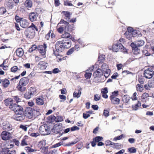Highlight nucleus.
<instances>
[{
	"label": "nucleus",
	"mask_w": 154,
	"mask_h": 154,
	"mask_svg": "<svg viewBox=\"0 0 154 154\" xmlns=\"http://www.w3.org/2000/svg\"><path fill=\"white\" fill-rule=\"evenodd\" d=\"M154 74V71L151 68H148L145 70L143 75L146 79H150L152 78Z\"/></svg>",
	"instance_id": "obj_4"
},
{
	"label": "nucleus",
	"mask_w": 154,
	"mask_h": 154,
	"mask_svg": "<svg viewBox=\"0 0 154 154\" xmlns=\"http://www.w3.org/2000/svg\"><path fill=\"white\" fill-rule=\"evenodd\" d=\"M93 75L95 78L100 77L103 75V71L101 69H99L94 72Z\"/></svg>",
	"instance_id": "obj_18"
},
{
	"label": "nucleus",
	"mask_w": 154,
	"mask_h": 154,
	"mask_svg": "<svg viewBox=\"0 0 154 154\" xmlns=\"http://www.w3.org/2000/svg\"><path fill=\"white\" fill-rule=\"evenodd\" d=\"M81 94V89L80 88L79 89H78L77 91H74L73 93V96L74 97L78 98L80 96Z\"/></svg>",
	"instance_id": "obj_24"
},
{
	"label": "nucleus",
	"mask_w": 154,
	"mask_h": 154,
	"mask_svg": "<svg viewBox=\"0 0 154 154\" xmlns=\"http://www.w3.org/2000/svg\"><path fill=\"white\" fill-rule=\"evenodd\" d=\"M2 129L4 130L10 131L12 129V125L7 122H5L2 123Z\"/></svg>",
	"instance_id": "obj_10"
},
{
	"label": "nucleus",
	"mask_w": 154,
	"mask_h": 154,
	"mask_svg": "<svg viewBox=\"0 0 154 154\" xmlns=\"http://www.w3.org/2000/svg\"><path fill=\"white\" fill-rule=\"evenodd\" d=\"M137 93L136 92H134L131 97V99L132 100H137Z\"/></svg>",
	"instance_id": "obj_49"
},
{
	"label": "nucleus",
	"mask_w": 154,
	"mask_h": 154,
	"mask_svg": "<svg viewBox=\"0 0 154 154\" xmlns=\"http://www.w3.org/2000/svg\"><path fill=\"white\" fill-rule=\"evenodd\" d=\"M62 43L63 42L61 41H59L57 42L55 44V48L56 51L58 52L62 51L65 48Z\"/></svg>",
	"instance_id": "obj_8"
},
{
	"label": "nucleus",
	"mask_w": 154,
	"mask_h": 154,
	"mask_svg": "<svg viewBox=\"0 0 154 154\" xmlns=\"http://www.w3.org/2000/svg\"><path fill=\"white\" fill-rule=\"evenodd\" d=\"M108 69V66L107 64L105 63H103L101 65L100 69H101L102 71H103Z\"/></svg>",
	"instance_id": "obj_37"
},
{
	"label": "nucleus",
	"mask_w": 154,
	"mask_h": 154,
	"mask_svg": "<svg viewBox=\"0 0 154 154\" xmlns=\"http://www.w3.org/2000/svg\"><path fill=\"white\" fill-rule=\"evenodd\" d=\"M148 86L149 88L154 87V80H151L149 82Z\"/></svg>",
	"instance_id": "obj_43"
},
{
	"label": "nucleus",
	"mask_w": 154,
	"mask_h": 154,
	"mask_svg": "<svg viewBox=\"0 0 154 154\" xmlns=\"http://www.w3.org/2000/svg\"><path fill=\"white\" fill-rule=\"evenodd\" d=\"M61 41L63 42V45L65 48H69L71 47L72 42L69 40L63 39Z\"/></svg>",
	"instance_id": "obj_14"
},
{
	"label": "nucleus",
	"mask_w": 154,
	"mask_h": 154,
	"mask_svg": "<svg viewBox=\"0 0 154 154\" xmlns=\"http://www.w3.org/2000/svg\"><path fill=\"white\" fill-rule=\"evenodd\" d=\"M48 63L45 61H40L38 64V66L42 69H45L47 66Z\"/></svg>",
	"instance_id": "obj_20"
},
{
	"label": "nucleus",
	"mask_w": 154,
	"mask_h": 154,
	"mask_svg": "<svg viewBox=\"0 0 154 154\" xmlns=\"http://www.w3.org/2000/svg\"><path fill=\"white\" fill-rule=\"evenodd\" d=\"M110 73V70L109 69L105 70L104 71H103V74L104 76L106 78H107L108 77Z\"/></svg>",
	"instance_id": "obj_29"
},
{
	"label": "nucleus",
	"mask_w": 154,
	"mask_h": 154,
	"mask_svg": "<svg viewBox=\"0 0 154 154\" xmlns=\"http://www.w3.org/2000/svg\"><path fill=\"white\" fill-rule=\"evenodd\" d=\"M62 13L66 17L65 18L66 19L67 21L69 20L70 19V16L72 15V14L68 11H63Z\"/></svg>",
	"instance_id": "obj_23"
},
{
	"label": "nucleus",
	"mask_w": 154,
	"mask_h": 154,
	"mask_svg": "<svg viewBox=\"0 0 154 154\" xmlns=\"http://www.w3.org/2000/svg\"><path fill=\"white\" fill-rule=\"evenodd\" d=\"M103 115L106 117H108L109 115V111L107 109H104L103 111Z\"/></svg>",
	"instance_id": "obj_47"
},
{
	"label": "nucleus",
	"mask_w": 154,
	"mask_h": 154,
	"mask_svg": "<svg viewBox=\"0 0 154 154\" xmlns=\"http://www.w3.org/2000/svg\"><path fill=\"white\" fill-rule=\"evenodd\" d=\"M9 81L8 79H5L2 81V85L4 87H7L9 85Z\"/></svg>",
	"instance_id": "obj_26"
},
{
	"label": "nucleus",
	"mask_w": 154,
	"mask_h": 154,
	"mask_svg": "<svg viewBox=\"0 0 154 154\" xmlns=\"http://www.w3.org/2000/svg\"><path fill=\"white\" fill-rule=\"evenodd\" d=\"M86 73L85 75V77L86 79H90L91 77L92 73L89 71V69L85 71Z\"/></svg>",
	"instance_id": "obj_31"
},
{
	"label": "nucleus",
	"mask_w": 154,
	"mask_h": 154,
	"mask_svg": "<svg viewBox=\"0 0 154 154\" xmlns=\"http://www.w3.org/2000/svg\"><path fill=\"white\" fill-rule=\"evenodd\" d=\"M35 31L32 30H30L27 29L26 32V37L29 38H32L35 36Z\"/></svg>",
	"instance_id": "obj_11"
},
{
	"label": "nucleus",
	"mask_w": 154,
	"mask_h": 154,
	"mask_svg": "<svg viewBox=\"0 0 154 154\" xmlns=\"http://www.w3.org/2000/svg\"><path fill=\"white\" fill-rule=\"evenodd\" d=\"M37 48V46L35 45H33L30 48L29 50V52H32L34 50H35Z\"/></svg>",
	"instance_id": "obj_48"
},
{
	"label": "nucleus",
	"mask_w": 154,
	"mask_h": 154,
	"mask_svg": "<svg viewBox=\"0 0 154 154\" xmlns=\"http://www.w3.org/2000/svg\"><path fill=\"white\" fill-rule=\"evenodd\" d=\"M29 18L30 21L34 22L39 20L40 16L37 12H32L29 13Z\"/></svg>",
	"instance_id": "obj_3"
},
{
	"label": "nucleus",
	"mask_w": 154,
	"mask_h": 154,
	"mask_svg": "<svg viewBox=\"0 0 154 154\" xmlns=\"http://www.w3.org/2000/svg\"><path fill=\"white\" fill-rule=\"evenodd\" d=\"M63 120V118L60 116H57L56 118V121L57 122H61Z\"/></svg>",
	"instance_id": "obj_57"
},
{
	"label": "nucleus",
	"mask_w": 154,
	"mask_h": 154,
	"mask_svg": "<svg viewBox=\"0 0 154 154\" xmlns=\"http://www.w3.org/2000/svg\"><path fill=\"white\" fill-rule=\"evenodd\" d=\"M9 150L7 148L3 149L0 152V154H8Z\"/></svg>",
	"instance_id": "obj_39"
},
{
	"label": "nucleus",
	"mask_w": 154,
	"mask_h": 154,
	"mask_svg": "<svg viewBox=\"0 0 154 154\" xmlns=\"http://www.w3.org/2000/svg\"><path fill=\"white\" fill-rule=\"evenodd\" d=\"M47 48V46L45 43H44L43 45H40L38 46L37 47L38 51L43 56V57H45V55Z\"/></svg>",
	"instance_id": "obj_6"
},
{
	"label": "nucleus",
	"mask_w": 154,
	"mask_h": 154,
	"mask_svg": "<svg viewBox=\"0 0 154 154\" xmlns=\"http://www.w3.org/2000/svg\"><path fill=\"white\" fill-rule=\"evenodd\" d=\"M26 150L27 152H32L34 151H36V150L31 148L29 147H26Z\"/></svg>",
	"instance_id": "obj_44"
},
{
	"label": "nucleus",
	"mask_w": 154,
	"mask_h": 154,
	"mask_svg": "<svg viewBox=\"0 0 154 154\" xmlns=\"http://www.w3.org/2000/svg\"><path fill=\"white\" fill-rule=\"evenodd\" d=\"M103 139L102 137L97 136L93 139V140L96 142H99L100 141L102 140Z\"/></svg>",
	"instance_id": "obj_40"
},
{
	"label": "nucleus",
	"mask_w": 154,
	"mask_h": 154,
	"mask_svg": "<svg viewBox=\"0 0 154 154\" xmlns=\"http://www.w3.org/2000/svg\"><path fill=\"white\" fill-rule=\"evenodd\" d=\"M6 11V10L5 8L2 7L0 8V14H4Z\"/></svg>",
	"instance_id": "obj_50"
},
{
	"label": "nucleus",
	"mask_w": 154,
	"mask_h": 154,
	"mask_svg": "<svg viewBox=\"0 0 154 154\" xmlns=\"http://www.w3.org/2000/svg\"><path fill=\"white\" fill-rule=\"evenodd\" d=\"M123 137V134H122L120 136L116 137L113 139V141H116L117 140H120L122 139Z\"/></svg>",
	"instance_id": "obj_54"
},
{
	"label": "nucleus",
	"mask_w": 154,
	"mask_h": 154,
	"mask_svg": "<svg viewBox=\"0 0 154 154\" xmlns=\"http://www.w3.org/2000/svg\"><path fill=\"white\" fill-rule=\"evenodd\" d=\"M149 94L148 93H143L141 96V98L142 100H145L147 97H149Z\"/></svg>",
	"instance_id": "obj_46"
},
{
	"label": "nucleus",
	"mask_w": 154,
	"mask_h": 154,
	"mask_svg": "<svg viewBox=\"0 0 154 154\" xmlns=\"http://www.w3.org/2000/svg\"><path fill=\"white\" fill-rule=\"evenodd\" d=\"M60 72V71L59 70L58 68H55L53 69L52 73L53 72L54 74H56Z\"/></svg>",
	"instance_id": "obj_64"
},
{
	"label": "nucleus",
	"mask_w": 154,
	"mask_h": 154,
	"mask_svg": "<svg viewBox=\"0 0 154 154\" xmlns=\"http://www.w3.org/2000/svg\"><path fill=\"white\" fill-rule=\"evenodd\" d=\"M90 116V115L86 112V113H83V117L85 119H87Z\"/></svg>",
	"instance_id": "obj_62"
},
{
	"label": "nucleus",
	"mask_w": 154,
	"mask_h": 154,
	"mask_svg": "<svg viewBox=\"0 0 154 154\" xmlns=\"http://www.w3.org/2000/svg\"><path fill=\"white\" fill-rule=\"evenodd\" d=\"M13 100L12 99L8 98L4 101L5 104L6 106H9L10 109L11 106H13L14 104H13Z\"/></svg>",
	"instance_id": "obj_19"
},
{
	"label": "nucleus",
	"mask_w": 154,
	"mask_h": 154,
	"mask_svg": "<svg viewBox=\"0 0 154 154\" xmlns=\"http://www.w3.org/2000/svg\"><path fill=\"white\" fill-rule=\"evenodd\" d=\"M36 103L38 105H42L44 103L43 100L42 98H38L36 99Z\"/></svg>",
	"instance_id": "obj_34"
},
{
	"label": "nucleus",
	"mask_w": 154,
	"mask_h": 154,
	"mask_svg": "<svg viewBox=\"0 0 154 154\" xmlns=\"http://www.w3.org/2000/svg\"><path fill=\"white\" fill-rule=\"evenodd\" d=\"M119 50L124 52H126V50L121 43L113 45L112 50L114 52H117Z\"/></svg>",
	"instance_id": "obj_5"
},
{
	"label": "nucleus",
	"mask_w": 154,
	"mask_h": 154,
	"mask_svg": "<svg viewBox=\"0 0 154 154\" xmlns=\"http://www.w3.org/2000/svg\"><path fill=\"white\" fill-rule=\"evenodd\" d=\"M29 80L28 78L23 77L21 79L19 83L23 86H26L29 83Z\"/></svg>",
	"instance_id": "obj_13"
},
{
	"label": "nucleus",
	"mask_w": 154,
	"mask_h": 154,
	"mask_svg": "<svg viewBox=\"0 0 154 154\" xmlns=\"http://www.w3.org/2000/svg\"><path fill=\"white\" fill-rule=\"evenodd\" d=\"M10 109L15 113V114L13 116L14 119L17 121H20L25 119V116L23 115L24 111L22 106L14 103L13 106H11Z\"/></svg>",
	"instance_id": "obj_1"
},
{
	"label": "nucleus",
	"mask_w": 154,
	"mask_h": 154,
	"mask_svg": "<svg viewBox=\"0 0 154 154\" xmlns=\"http://www.w3.org/2000/svg\"><path fill=\"white\" fill-rule=\"evenodd\" d=\"M5 6L9 9H12L14 6V3L12 0H9L6 2Z\"/></svg>",
	"instance_id": "obj_17"
},
{
	"label": "nucleus",
	"mask_w": 154,
	"mask_h": 154,
	"mask_svg": "<svg viewBox=\"0 0 154 154\" xmlns=\"http://www.w3.org/2000/svg\"><path fill=\"white\" fill-rule=\"evenodd\" d=\"M39 132L42 135H47L51 133L49 127L47 125H43L40 126Z\"/></svg>",
	"instance_id": "obj_2"
},
{
	"label": "nucleus",
	"mask_w": 154,
	"mask_h": 154,
	"mask_svg": "<svg viewBox=\"0 0 154 154\" xmlns=\"http://www.w3.org/2000/svg\"><path fill=\"white\" fill-rule=\"evenodd\" d=\"M128 150V152L130 153H134L136 152V149L134 147L129 148Z\"/></svg>",
	"instance_id": "obj_42"
},
{
	"label": "nucleus",
	"mask_w": 154,
	"mask_h": 154,
	"mask_svg": "<svg viewBox=\"0 0 154 154\" xmlns=\"http://www.w3.org/2000/svg\"><path fill=\"white\" fill-rule=\"evenodd\" d=\"M25 6L28 8H31L32 6V3L31 1L26 0L25 3Z\"/></svg>",
	"instance_id": "obj_30"
},
{
	"label": "nucleus",
	"mask_w": 154,
	"mask_h": 154,
	"mask_svg": "<svg viewBox=\"0 0 154 154\" xmlns=\"http://www.w3.org/2000/svg\"><path fill=\"white\" fill-rule=\"evenodd\" d=\"M115 145H116V147H115V149H120L122 147V145L120 143H116V144H115Z\"/></svg>",
	"instance_id": "obj_53"
},
{
	"label": "nucleus",
	"mask_w": 154,
	"mask_h": 154,
	"mask_svg": "<svg viewBox=\"0 0 154 154\" xmlns=\"http://www.w3.org/2000/svg\"><path fill=\"white\" fill-rule=\"evenodd\" d=\"M63 24H64L66 26H65V29L66 30L69 31H71L72 30L71 29H69V27H70V26L69 25V23L68 22H67L65 21L64 23Z\"/></svg>",
	"instance_id": "obj_38"
},
{
	"label": "nucleus",
	"mask_w": 154,
	"mask_h": 154,
	"mask_svg": "<svg viewBox=\"0 0 154 154\" xmlns=\"http://www.w3.org/2000/svg\"><path fill=\"white\" fill-rule=\"evenodd\" d=\"M130 97L128 96L124 95L122 98V100L125 102L128 103L130 100Z\"/></svg>",
	"instance_id": "obj_32"
},
{
	"label": "nucleus",
	"mask_w": 154,
	"mask_h": 154,
	"mask_svg": "<svg viewBox=\"0 0 154 154\" xmlns=\"http://www.w3.org/2000/svg\"><path fill=\"white\" fill-rule=\"evenodd\" d=\"M65 27L63 26H61L57 29V31L60 33H62L64 29H65Z\"/></svg>",
	"instance_id": "obj_51"
},
{
	"label": "nucleus",
	"mask_w": 154,
	"mask_h": 154,
	"mask_svg": "<svg viewBox=\"0 0 154 154\" xmlns=\"http://www.w3.org/2000/svg\"><path fill=\"white\" fill-rule=\"evenodd\" d=\"M24 113V116L29 119H31L33 116V110L31 107L26 108Z\"/></svg>",
	"instance_id": "obj_7"
},
{
	"label": "nucleus",
	"mask_w": 154,
	"mask_h": 154,
	"mask_svg": "<svg viewBox=\"0 0 154 154\" xmlns=\"http://www.w3.org/2000/svg\"><path fill=\"white\" fill-rule=\"evenodd\" d=\"M144 44V42L143 40H140L136 42V45L137 47H140Z\"/></svg>",
	"instance_id": "obj_35"
},
{
	"label": "nucleus",
	"mask_w": 154,
	"mask_h": 154,
	"mask_svg": "<svg viewBox=\"0 0 154 154\" xmlns=\"http://www.w3.org/2000/svg\"><path fill=\"white\" fill-rule=\"evenodd\" d=\"M100 99V95L97 94H95L94 95V100L96 101L99 100Z\"/></svg>",
	"instance_id": "obj_52"
},
{
	"label": "nucleus",
	"mask_w": 154,
	"mask_h": 154,
	"mask_svg": "<svg viewBox=\"0 0 154 154\" xmlns=\"http://www.w3.org/2000/svg\"><path fill=\"white\" fill-rule=\"evenodd\" d=\"M20 128H21L25 131H26L27 130V127L26 125H21L20 126Z\"/></svg>",
	"instance_id": "obj_60"
},
{
	"label": "nucleus",
	"mask_w": 154,
	"mask_h": 154,
	"mask_svg": "<svg viewBox=\"0 0 154 154\" xmlns=\"http://www.w3.org/2000/svg\"><path fill=\"white\" fill-rule=\"evenodd\" d=\"M23 18H20L17 15L15 16V20L17 22L20 23L21 20L23 19Z\"/></svg>",
	"instance_id": "obj_58"
},
{
	"label": "nucleus",
	"mask_w": 154,
	"mask_h": 154,
	"mask_svg": "<svg viewBox=\"0 0 154 154\" xmlns=\"http://www.w3.org/2000/svg\"><path fill=\"white\" fill-rule=\"evenodd\" d=\"M70 37L71 35L67 32H65L61 35V37L63 38H69Z\"/></svg>",
	"instance_id": "obj_36"
},
{
	"label": "nucleus",
	"mask_w": 154,
	"mask_h": 154,
	"mask_svg": "<svg viewBox=\"0 0 154 154\" xmlns=\"http://www.w3.org/2000/svg\"><path fill=\"white\" fill-rule=\"evenodd\" d=\"M11 71L13 72H15L18 70H20V69H18L17 67L16 66H13L11 68Z\"/></svg>",
	"instance_id": "obj_45"
},
{
	"label": "nucleus",
	"mask_w": 154,
	"mask_h": 154,
	"mask_svg": "<svg viewBox=\"0 0 154 154\" xmlns=\"http://www.w3.org/2000/svg\"><path fill=\"white\" fill-rule=\"evenodd\" d=\"M128 31L130 33H131L132 32H136V30L133 31V28L131 27H129L127 29Z\"/></svg>",
	"instance_id": "obj_61"
},
{
	"label": "nucleus",
	"mask_w": 154,
	"mask_h": 154,
	"mask_svg": "<svg viewBox=\"0 0 154 154\" xmlns=\"http://www.w3.org/2000/svg\"><path fill=\"white\" fill-rule=\"evenodd\" d=\"M24 97L27 100L33 97L30 94L28 91L24 94Z\"/></svg>",
	"instance_id": "obj_33"
},
{
	"label": "nucleus",
	"mask_w": 154,
	"mask_h": 154,
	"mask_svg": "<svg viewBox=\"0 0 154 154\" xmlns=\"http://www.w3.org/2000/svg\"><path fill=\"white\" fill-rule=\"evenodd\" d=\"M29 23L26 19L23 18L21 20L20 25L23 28H26L28 27L29 25Z\"/></svg>",
	"instance_id": "obj_15"
},
{
	"label": "nucleus",
	"mask_w": 154,
	"mask_h": 154,
	"mask_svg": "<svg viewBox=\"0 0 154 154\" xmlns=\"http://www.w3.org/2000/svg\"><path fill=\"white\" fill-rule=\"evenodd\" d=\"M112 103L114 104H118L120 102V100L115 96L111 95L109 97Z\"/></svg>",
	"instance_id": "obj_12"
},
{
	"label": "nucleus",
	"mask_w": 154,
	"mask_h": 154,
	"mask_svg": "<svg viewBox=\"0 0 154 154\" xmlns=\"http://www.w3.org/2000/svg\"><path fill=\"white\" fill-rule=\"evenodd\" d=\"M131 46L133 50L135 49H137V46L136 44H135L134 43H132L131 44Z\"/></svg>",
	"instance_id": "obj_56"
},
{
	"label": "nucleus",
	"mask_w": 154,
	"mask_h": 154,
	"mask_svg": "<svg viewBox=\"0 0 154 154\" xmlns=\"http://www.w3.org/2000/svg\"><path fill=\"white\" fill-rule=\"evenodd\" d=\"M101 92L102 94L107 93L108 92L107 88H105L103 89H102L101 90Z\"/></svg>",
	"instance_id": "obj_63"
},
{
	"label": "nucleus",
	"mask_w": 154,
	"mask_h": 154,
	"mask_svg": "<svg viewBox=\"0 0 154 154\" xmlns=\"http://www.w3.org/2000/svg\"><path fill=\"white\" fill-rule=\"evenodd\" d=\"M28 29L30 30L33 29L34 31L35 29L36 31L38 30V29L36 27L35 25H34L32 23L31 25L29 27Z\"/></svg>",
	"instance_id": "obj_41"
},
{
	"label": "nucleus",
	"mask_w": 154,
	"mask_h": 154,
	"mask_svg": "<svg viewBox=\"0 0 154 154\" xmlns=\"http://www.w3.org/2000/svg\"><path fill=\"white\" fill-rule=\"evenodd\" d=\"M1 135L2 139L4 140H8L11 138V134L6 131L2 132Z\"/></svg>",
	"instance_id": "obj_9"
},
{
	"label": "nucleus",
	"mask_w": 154,
	"mask_h": 154,
	"mask_svg": "<svg viewBox=\"0 0 154 154\" xmlns=\"http://www.w3.org/2000/svg\"><path fill=\"white\" fill-rule=\"evenodd\" d=\"M17 89L21 92H23L25 91L26 87L25 86H23L21 85L18 84V85L17 87Z\"/></svg>",
	"instance_id": "obj_27"
},
{
	"label": "nucleus",
	"mask_w": 154,
	"mask_h": 154,
	"mask_svg": "<svg viewBox=\"0 0 154 154\" xmlns=\"http://www.w3.org/2000/svg\"><path fill=\"white\" fill-rule=\"evenodd\" d=\"M137 90L140 92H141L143 90V86L140 84H137L136 86Z\"/></svg>",
	"instance_id": "obj_28"
},
{
	"label": "nucleus",
	"mask_w": 154,
	"mask_h": 154,
	"mask_svg": "<svg viewBox=\"0 0 154 154\" xmlns=\"http://www.w3.org/2000/svg\"><path fill=\"white\" fill-rule=\"evenodd\" d=\"M141 106V103L139 101H137V103L135 105H132V109L134 110H137L138 108L140 107Z\"/></svg>",
	"instance_id": "obj_25"
},
{
	"label": "nucleus",
	"mask_w": 154,
	"mask_h": 154,
	"mask_svg": "<svg viewBox=\"0 0 154 154\" xmlns=\"http://www.w3.org/2000/svg\"><path fill=\"white\" fill-rule=\"evenodd\" d=\"M28 91L32 97L35 95L37 93L36 89L32 87H31Z\"/></svg>",
	"instance_id": "obj_22"
},
{
	"label": "nucleus",
	"mask_w": 154,
	"mask_h": 154,
	"mask_svg": "<svg viewBox=\"0 0 154 154\" xmlns=\"http://www.w3.org/2000/svg\"><path fill=\"white\" fill-rule=\"evenodd\" d=\"M16 55L19 57H20L23 56L24 54V52L23 49L21 48H17L16 51Z\"/></svg>",
	"instance_id": "obj_21"
},
{
	"label": "nucleus",
	"mask_w": 154,
	"mask_h": 154,
	"mask_svg": "<svg viewBox=\"0 0 154 154\" xmlns=\"http://www.w3.org/2000/svg\"><path fill=\"white\" fill-rule=\"evenodd\" d=\"M79 129V128L77 126H74L71 127V131H73L75 130H78Z\"/></svg>",
	"instance_id": "obj_59"
},
{
	"label": "nucleus",
	"mask_w": 154,
	"mask_h": 154,
	"mask_svg": "<svg viewBox=\"0 0 154 154\" xmlns=\"http://www.w3.org/2000/svg\"><path fill=\"white\" fill-rule=\"evenodd\" d=\"M62 130V125L59 124L58 125H56L53 129V131L54 133H57L60 132Z\"/></svg>",
	"instance_id": "obj_16"
},
{
	"label": "nucleus",
	"mask_w": 154,
	"mask_h": 154,
	"mask_svg": "<svg viewBox=\"0 0 154 154\" xmlns=\"http://www.w3.org/2000/svg\"><path fill=\"white\" fill-rule=\"evenodd\" d=\"M74 51V48H72L69 50L67 52L66 54L67 55H70L72 54Z\"/></svg>",
	"instance_id": "obj_55"
}]
</instances>
